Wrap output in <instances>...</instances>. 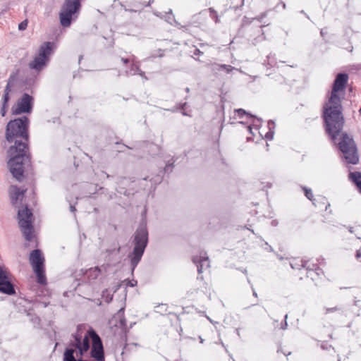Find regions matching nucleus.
Instances as JSON below:
<instances>
[{
	"mask_svg": "<svg viewBox=\"0 0 361 361\" xmlns=\"http://www.w3.org/2000/svg\"><path fill=\"white\" fill-rule=\"evenodd\" d=\"M29 123V118L23 116L10 121L6 128V139L11 144L7 151L8 166L13 176L18 181H21L24 177L25 166L30 163Z\"/></svg>",
	"mask_w": 361,
	"mask_h": 361,
	"instance_id": "1",
	"label": "nucleus"
},
{
	"mask_svg": "<svg viewBox=\"0 0 361 361\" xmlns=\"http://www.w3.org/2000/svg\"><path fill=\"white\" fill-rule=\"evenodd\" d=\"M322 118L326 133L332 140H336L345 123L342 101L328 99L323 106Z\"/></svg>",
	"mask_w": 361,
	"mask_h": 361,
	"instance_id": "2",
	"label": "nucleus"
},
{
	"mask_svg": "<svg viewBox=\"0 0 361 361\" xmlns=\"http://www.w3.org/2000/svg\"><path fill=\"white\" fill-rule=\"evenodd\" d=\"M146 214L147 210L145 209L141 214L142 218L139 226L133 236V250L129 254L132 271H134L140 262L148 244L149 233L147 228Z\"/></svg>",
	"mask_w": 361,
	"mask_h": 361,
	"instance_id": "3",
	"label": "nucleus"
},
{
	"mask_svg": "<svg viewBox=\"0 0 361 361\" xmlns=\"http://www.w3.org/2000/svg\"><path fill=\"white\" fill-rule=\"evenodd\" d=\"M338 147L342 153L341 158L346 164L355 165L359 163L360 157L356 143L353 138L349 136L348 133H341Z\"/></svg>",
	"mask_w": 361,
	"mask_h": 361,
	"instance_id": "4",
	"label": "nucleus"
},
{
	"mask_svg": "<svg viewBox=\"0 0 361 361\" xmlns=\"http://www.w3.org/2000/svg\"><path fill=\"white\" fill-rule=\"evenodd\" d=\"M54 43L51 42H44L38 49L32 61L29 63V67L37 72L43 70L48 64L50 56L53 52Z\"/></svg>",
	"mask_w": 361,
	"mask_h": 361,
	"instance_id": "5",
	"label": "nucleus"
},
{
	"mask_svg": "<svg viewBox=\"0 0 361 361\" xmlns=\"http://www.w3.org/2000/svg\"><path fill=\"white\" fill-rule=\"evenodd\" d=\"M18 217L19 226L25 239L28 242L32 241L35 238V231L32 222V213L31 210L25 205V208L18 210Z\"/></svg>",
	"mask_w": 361,
	"mask_h": 361,
	"instance_id": "6",
	"label": "nucleus"
},
{
	"mask_svg": "<svg viewBox=\"0 0 361 361\" xmlns=\"http://www.w3.org/2000/svg\"><path fill=\"white\" fill-rule=\"evenodd\" d=\"M81 0H65L59 13L60 23L63 27H69L73 16L78 13L81 6Z\"/></svg>",
	"mask_w": 361,
	"mask_h": 361,
	"instance_id": "7",
	"label": "nucleus"
},
{
	"mask_svg": "<svg viewBox=\"0 0 361 361\" xmlns=\"http://www.w3.org/2000/svg\"><path fill=\"white\" fill-rule=\"evenodd\" d=\"M30 261L37 276V282L40 284H45L47 279L44 274V258L42 251L38 249L32 250L30 255Z\"/></svg>",
	"mask_w": 361,
	"mask_h": 361,
	"instance_id": "8",
	"label": "nucleus"
},
{
	"mask_svg": "<svg viewBox=\"0 0 361 361\" xmlns=\"http://www.w3.org/2000/svg\"><path fill=\"white\" fill-rule=\"evenodd\" d=\"M84 329L83 325H78L77 326V332L72 335L73 340L70 341L69 348H75L78 350V354L80 357H82L85 353H86L90 348V336L88 334V331L85 335L83 338L80 334L82 329Z\"/></svg>",
	"mask_w": 361,
	"mask_h": 361,
	"instance_id": "9",
	"label": "nucleus"
},
{
	"mask_svg": "<svg viewBox=\"0 0 361 361\" xmlns=\"http://www.w3.org/2000/svg\"><path fill=\"white\" fill-rule=\"evenodd\" d=\"M34 106V98L27 93H23L12 106L11 111L13 115L30 114Z\"/></svg>",
	"mask_w": 361,
	"mask_h": 361,
	"instance_id": "10",
	"label": "nucleus"
},
{
	"mask_svg": "<svg viewBox=\"0 0 361 361\" xmlns=\"http://www.w3.org/2000/svg\"><path fill=\"white\" fill-rule=\"evenodd\" d=\"M88 334L92 339L91 357L96 361H104V347L100 337L92 328L88 330Z\"/></svg>",
	"mask_w": 361,
	"mask_h": 361,
	"instance_id": "11",
	"label": "nucleus"
},
{
	"mask_svg": "<svg viewBox=\"0 0 361 361\" xmlns=\"http://www.w3.org/2000/svg\"><path fill=\"white\" fill-rule=\"evenodd\" d=\"M348 75L345 73H339L336 75L335 80L332 85L331 95L329 99L331 100L342 101L339 96V92L345 90L348 81Z\"/></svg>",
	"mask_w": 361,
	"mask_h": 361,
	"instance_id": "12",
	"label": "nucleus"
},
{
	"mask_svg": "<svg viewBox=\"0 0 361 361\" xmlns=\"http://www.w3.org/2000/svg\"><path fill=\"white\" fill-rule=\"evenodd\" d=\"M0 293L13 295L16 294V290L14 285L12 283L8 277V273L7 271L0 266Z\"/></svg>",
	"mask_w": 361,
	"mask_h": 361,
	"instance_id": "13",
	"label": "nucleus"
},
{
	"mask_svg": "<svg viewBox=\"0 0 361 361\" xmlns=\"http://www.w3.org/2000/svg\"><path fill=\"white\" fill-rule=\"evenodd\" d=\"M192 262L197 266L199 275H200L204 269L210 267L209 257L207 253L203 251L200 252L199 255L194 256L192 257ZM197 279L203 280V276H198Z\"/></svg>",
	"mask_w": 361,
	"mask_h": 361,
	"instance_id": "14",
	"label": "nucleus"
},
{
	"mask_svg": "<svg viewBox=\"0 0 361 361\" xmlns=\"http://www.w3.org/2000/svg\"><path fill=\"white\" fill-rule=\"evenodd\" d=\"M262 122V121L261 118H256L255 116L250 113V141H254V139L250 136V135L255 136L256 133H258L259 137L261 140H264L263 134L259 131Z\"/></svg>",
	"mask_w": 361,
	"mask_h": 361,
	"instance_id": "15",
	"label": "nucleus"
},
{
	"mask_svg": "<svg viewBox=\"0 0 361 361\" xmlns=\"http://www.w3.org/2000/svg\"><path fill=\"white\" fill-rule=\"evenodd\" d=\"M26 190H21L16 185H11L9 188L11 202L13 205L18 207V202L22 204Z\"/></svg>",
	"mask_w": 361,
	"mask_h": 361,
	"instance_id": "16",
	"label": "nucleus"
},
{
	"mask_svg": "<svg viewBox=\"0 0 361 361\" xmlns=\"http://www.w3.org/2000/svg\"><path fill=\"white\" fill-rule=\"evenodd\" d=\"M108 265H102V267H92L85 271L84 273V276L90 282L94 281L97 279L99 276L106 271V268Z\"/></svg>",
	"mask_w": 361,
	"mask_h": 361,
	"instance_id": "17",
	"label": "nucleus"
},
{
	"mask_svg": "<svg viewBox=\"0 0 361 361\" xmlns=\"http://www.w3.org/2000/svg\"><path fill=\"white\" fill-rule=\"evenodd\" d=\"M349 178L357 186L358 191L361 193V173L357 171L350 172Z\"/></svg>",
	"mask_w": 361,
	"mask_h": 361,
	"instance_id": "18",
	"label": "nucleus"
},
{
	"mask_svg": "<svg viewBox=\"0 0 361 361\" xmlns=\"http://www.w3.org/2000/svg\"><path fill=\"white\" fill-rule=\"evenodd\" d=\"M212 66L213 71H225L227 73H231L233 70H235L234 67L226 64L214 63Z\"/></svg>",
	"mask_w": 361,
	"mask_h": 361,
	"instance_id": "19",
	"label": "nucleus"
},
{
	"mask_svg": "<svg viewBox=\"0 0 361 361\" xmlns=\"http://www.w3.org/2000/svg\"><path fill=\"white\" fill-rule=\"evenodd\" d=\"M257 246H259L263 250L267 252H272L273 249L271 245L268 244L266 241H264L261 238H258L256 241L252 242V247L255 248Z\"/></svg>",
	"mask_w": 361,
	"mask_h": 361,
	"instance_id": "20",
	"label": "nucleus"
},
{
	"mask_svg": "<svg viewBox=\"0 0 361 361\" xmlns=\"http://www.w3.org/2000/svg\"><path fill=\"white\" fill-rule=\"evenodd\" d=\"M75 350L72 348H66L63 353V361H87L82 358L75 359L74 356Z\"/></svg>",
	"mask_w": 361,
	"mask_h": 361,
	"instance_id": "21",
	"label": "nucleus"
},
{
	"mask_svg": "<svg viewBox=\"0 0 361 361\" xmlns=\"http://www.w3.org/2000/svg\"><path fill=\"white\" fill-rule=\"evenodd\" d=\"M275 126V123L273 121L270 120L268 121L267 127L269 128V131L265 133L264 136L263 135L264 139H266L267 140H271L273 139Z\"/></svg>",
	"mask_w": 361,
	"mask_h": 361,
	"instance_id": "22",
	"label": "nucleus"
},
{
	"mask_svg": "<svg viewBox=\"0 0 361 361\" xmlns=\"http://www.w3.org/2000/svg\"><path fill=\"white\" fill-rule=\"evenodd\" d=\"M315 199L316 200H314V202H315L317 204L316 207H319L321 209H322L324 207V209L326 210L327 207L330 206V204L327 202L325 197L318 196L317 198Z\"/></svg>",
	"mask_w": 361,
	"mask_h": 361,
	"instance_id": "23",
	"label": "nucleus"
},
{
	"mask_svg": "<svg viewBox=\"0 0 361 361\" xmlns=\"http://www.w3.org/2000/svg\"><path fill=\"white\" fill-rule=\"evenodd\" d=\"M305 269L306 271H310L316 269L317 271L322 272V269L319 268L317 263H314L309 259H305Z\"/></svg>",
	"mask_w": 361,
	"mask_h": 361,
	"instance_id": "24",
	"label": "nucleus"
},
{
	"mask_svg": "<svg viewBox=\"0 0 361 361\" xmlns=\"http://www.w3.org/2000/svg\"><path fill=\"white\" fill-rule=\"evenodd\" d=\"M323 274L324 272L322 270V272L317 271L316 269L307 271V277L310 278L312 281H317Z\"/></svg>",
	"mask_w": 361,
	"mask_h": 361,
	"instance_id": "25",
	"label": "nucleus"
},
{
	"mask_svg": "<svg viewBox=\"0 0 361 361\" xmlns=\"http://www.w3.org/2000/svg\"><path fill=\"white\" fill-rule=\"evenodd\" d=\"M305 259H295L293 260V262L290 263V266L293 269H301L302 268L305 269Z\"/></svg>",
	"mask_w": 361,
	"mask_h": 361,
	"instance_id": "26",
	"label": "nucleus"
},
{
	"mask_svg": "<svg viewBox=\"0 0 361 361\" xmlns=\"http://www.w3.org/2000/svg\"><path fill=\"white\" fill-rule=\"evenodd\" d=\"M166 20L171 25H173L178 28H180L182 27L180 24L175 20L174 16L173 15L171 10H170L169 13L166 14Z\"/></svg>",
	"mask_w": 361,
	"mask_h": 361,
	"instance_id": "27",
	"label": "nucleus"
},
{
	"mask_svg": "<svg viewBox=\"0 0 361 361\" xmlns=\"http://www.w3.org/2000/svg\"><path fill=\"white\" fill-rule=\"evenodd\" d=\"M138 74L141 76H144L145 73L142 71L139 66L135 64H132L131 68L129 71H126V75H135Z\"/></svg>",
	"mask_w": 361,
	"mask_h": 361,
	"instance_id": "28",
	"label": "nucleus"
},
{
	"mask_svg": "<svg viewBox=\"0 0 361 361\" xmlns=\"http://www.w3.org/2000/svg\"><path fill=\"white\" fill-rule=\"evenodd\" d=\"M245 116H248V113L243 109H238L234 110L232 118L235 120L238 118L240 119L243 118Z\"/></svg>",
	"mask_w": 361,
	"mask_h": 361,
	"instance_id": "29",
	"label": "nucleus"
},
{
	"mask_svg": "<svg viewBox=\"0 0 361 361\" xmlns=\"http://www.w3.org/2000/svg\"><path fill=\"white\" fill-rule=\"evenodd\" d=\"M304 192H305V197L311 200L312 202V204L314 205V206H317V204L315 202H314V200H316L315 198H314V195L312 194V190L310 188H307V187L305 186H303L302 187Z\"/></svg>",
	"mask_w": 361,
	"mask_h": 361,
	"instance_id": "30",
	"label": "nucleus"
},
{
	"mask_svg": "<svg viewBox=\"0 0 361 361\" xmlns=\"http://www.w3.org/2000/svg\"><path fill=\"white\" fill-rule=\"evenodd\" d=\"M121 251V247L120 246H114V247H110V248H108L106 250V252L109 255H118L119 254Z\"/></svg>",
	"mask_w": 361,
	"mask_h": 361,
	"instance_id": "31",
	"label": "nucleus"
},
{
	"mask_svg": "<svg viewBox=\"0 0 361 361\" xmlns=\"http://www.w3.org/2000/svg\"><path fill=\"white\" fill-rule=\"evenodd\" d=\"M176 161V159L174 158H172L171 161H169L168 163L166 164L164 168V172L165 173H169L172 171L173 164Z\"/></svg>",
	"mask_w": 361,
	"mask_h": 361,
	"instance_id": "32",
	"label": "nucleus"
},
{
	"mask_svg": "<svg viewBox=\"0 0 361 361\" xmlns=\"http://www.w3.org/2000/svg\"><path fill=\"white\" fill-rule=\"evenodd\" d=\"M19 73V69H17L15 72H13L8 78V82L14 85Z\"/></svg>",
	"mask_w": 361,
	"mask_h": 361,
	"instance_id": "33",
	"label": "nucleus"
},
{
	"mask_svg": "<svg viewBox=\"0 0 361 361\" xmlns=\"http://www.w3.org/2000/svg\"><path fill=\"white\" fill-rule=\"evenodd\" d=\"M27 24H28V20L27 19L24 20L20 23H19L18 30H21V31L25 30L27 27Z\"/></svg>",
	"mask_w": 361,
	"mask_h": 361,
	"instance_id": "34",
	"label": "nucleus"
},
{
	"mask_svg": "<svg viewBox=\"0 0 361 361\" xmlns=\"http://www.w3.org/2000/svg\"><path fill=\"white\" fill-rule=\"evenodd\" d=\"M336 311H341V312H343L341 307H339L336 306V307H334L326 308L325 314H328V313H330V312H336Z\"/></svg>",
	"mask_w": 361,
	"mask_h": 361,
	"instance_id": "35",
	"label": "nucleus"
},
{
	"mask_svg": "<svg viewBox=\"0 0 361 361\" xmlns=\"http://www.w3.org/2000/svg\"><path fill=\"white\" fill-rule=\"evenodd\" d=\"M9 99H10L9 94L4 93L3 98H2L4 107H7V104L9 101Z\"/></svg>",
	"mask_w": 361,
	"mask_h": 361,
	"instance_id": "36",
	"label": "nucleus"
},
{
	"mask_svg": "<svg viewBox=\"0 0 361 361\" xmlns=\"http://www.w3.org/2000/svg\"><path fill=\"white\" fill-rule=\"evenodd\" d=\"M288 318V314H286L285 317H284V319L281 321V329H287V326H288V324H287V322H286V319Z\"/></svg>",
	"mask_w": 361,
	"mask_h": 361,
	"instance_id": "37",
	"label": "nucleus"
},
{
	"mask_svg": "<svg viewBox=\"0 0 361 361\" xmlns=\"http://www.w3.org/2000/svg\"><path fill=\"white\" fill-rule=\"evenodd\" d=\"M13 86V84L10 83V82H7V85L5 87V90H4V93H7V94H9L10 92H11V87Z\"/></svg>",
	"mask_w": 361,
	"mask_h": 361,
	"instance_id": "38",
	"label": "nucleus"
},
{
	"mask_svg": "<svg viewBox=\"0 0 361 361\" xmlns=\"http://www.w3.org/2000/svg\"><path fill=\"white\" fill-rule=\"evenodd\" d=\"M268 58V65L270 66L271 67L274 66L275 65V61L274 59H271V57L269 56H267Z\"/></svg>",
	"mask_w": 361,
	"mask_h": 361,
	"instance_id": "39",
	"label": "nucleus"
},
{
	"mask_svg": "<svg viewBox=\"0 0 361 361\" xmlns=\"http://www.w3.org/2000/svg\"><path fill=\"white\" fill-rule=\"evenodd\" d=\"M260 185H262V190L264 191V188H270L271 187V183H267L266 185H264V183H260Z\"/></svg>",
	"mask_w": 361,
	"mask_h": 361,
	"instance_id": "40",
	"label": "nucleus"
},
{
	"mask_svg": "<svg viewBox=\"0 0 361 361\" xmlns=\"http://www.w3.org/2000/svg\"><path fill=\"white\" fill-rule=\"evenodd\" d=\"M123 313H124V308H121L117 312L116 316L118 317H123Z\"/></svg>",
	"mask_w": 361,
	"mask_h": 361,
	"instance_id": "41",
	"label": "nucleus"
},
{
	"mask_svg": "<svg viewBox=\"0 0 361 361\" xmlns=\"http://www.w3.org/2000/svg\"><path fill=\"white\" fill-rule=\"evenodd\" d=\"M137 284V281H129L128 282V286H130V287H133L135 286H136Z\"/></svg>",
	"mask_w": 361,
	"mask_h": 361,
	"instance_id": "42",
	"label": "nucleus"
},
{
	"mask_svg": "<svg viewBox=\"0 0 361 361\" xmlns=\"http://www.w3.org/2000/svg\"><path fill=\"white\" fill-rule=\"evenodd\" d=\"M209 11H210L211 13H214L215 14L214 18H215V21L216 23L217 20H218V16H217L215 11L212 8H209Z\"/></svg>",
	"mask_w": 361,
	"mask_h": 361,
	"instance_id": "43",
	"label": "nucleus"
},
{
	"mask_svg": "<svg viewBox=\"0 0 361 361\" xmlns=\"http://www.w3.org/2000/svg\"><path fill=\"white\" fill-rule=\"evenodd\" d=\"M6 107H4V104H3L2 108L1 109V113L2 116H4L6 114Z\"/></svg>",
	"mask_w": 361,
	"mask_h": 361,
	"instance_id": "44",
	"label": "nucleus"
},
{
	"mask_svg": "<svg viewBox=\"0 0 361 361\" xmlns=\"http://www.w3.org/2000/svg\"><path fill=\"white\" fill-rule=\"evenodd\" d=\"M202 54V52L200 49H195V50L194 51V55H200Z\"/></svg>",
	"mask_w": 361,
	"mask_h": 361,
	"instance_id": "45",
	"label": "nucleus"
},
{
	"mask_svg": "<svg viewBox=\"0 0 361 361\" xmlns=\"http://www.w3.org/2000/svg\"><path fill=\"white\" fill-rule=\"evenodd\" d=\"M121 326H124L126 325V319L124 318H121L120 319Z\"/></svg>",
	"mask_w": 361,
	"mask_h": 361,
	"instance_id": "46",
	"label": "nucleus"
},
{
	"mask_svg": "<svg viewBox=\"0 0 361 361\" xmlns=\"http://www.w3.org/2000/svg\"><path fill=\"white\" fill-rule=\"evenodd\" d=\"M266 16V13H263L260 16V17L259 18H257V20L260 23L262 22V18H264V17Z\"/></svg>",
	"mask_w": 361,
	"mask_h": 361,
	"instance_id": "47",
	"label": "nucleus"
},
{
	"mask_svg": "<svg viewBox=\"0 0 361 361\" xmlns=\"http://www.w3.org/2000/svg\"><path fill=\"white\" fill-rule=\"evenodd\" d=\"M70 210H71V212L74 213V212H75L76 209H75L74 205L71 204L70 205Z\"/></svg>",
	"mask_w": 361,
	"mask_h": 361,
	"instance_id": "48",
	"label": "nucleus"
},
{
	"mask_svg": "<svg viewBox=\"0 0 361 361\" xmlns=\"http://www.w3.org/2000/svg\"><path fill=\"white\" fill-rule=\"evenodd\" d=\"M121 61H122L124 63H128L130 61V59H123V58H122V59H121Z\"/></svg>",
	"mask_w": 361,
	"mask_h": 361,
	"instance_id": "49",
	"label": "nucleus"
},
{
	"mask_svg": "<svg viewBox=\"0 0 361 361\" xmlns=\"http://www.w3.org/2000/svg\"><path fill=\"white\" fill-rule=\"evenodd\" d=\"M112 300V296L109 297L107 296L106 298V302H109Z\"/></svg>",
	"mask_w": 361,
	"mask_h": 361,
	"instance_id": "50",
	"label": "nucleus"
},
{
	"mask_svg": "<svg viewBox=\"0 0 361 361\" xmlns=\"http://www.w3.org/2000/svg\"><path fill=\"white\" fill-rule=\"evenodd\" d=\"M361 257V252L360 251H357L356 257L359 259Z\"/></svg>",
	"mask_w": 361,
	"mask_h": 361,
	"instance_id": "51",
	"label": "nucleus"
},
{
	"mask_svg": "<svg viewBox=\"0 0 361 361\" xmlns=\"http://www.w3.org/2000/svg\"><path fill=\"white\" fill-rule=\"evenodd\" d=\"M325 34H326V33L324 32V30H321V31H320V35H321V36H322V37H324Z\"/></svg>",
	"mask_w": 361,
	"mask_h": 361,
	"instance_id": "52",
	"label": "nucleus"
},
{
	"mask_svg": "<svg viewBox=\"0 0 361 361\" xmlns=\"http://www.w3.org/2000/svg\"><path fill=\"white\" fill-rule=\"evenodd\" d=\"M301 13H302V14H304L307 18H309V16H308L305 13V11H301Z\"/></svg>",
	"mask_w": 361,
	"mask_h": 361,
	"instance_id": "53",
	"label": "nucleus"
},
{
	"mask_svg": "<svg viewBox=\"0 0 361 361\" xmlns=\"http://www.w3.org/2000/svg\"><path fill=\"white\" fill-rule=\"evenodd\" d=\"M200 341L201 343L204 342V339L201 336H200Z\"/></svg>",
	"mask_w": 361,
	"mask_h": 361,
	"instance_id": "54",
	"label": "nucleus"
},
{
	"mask_svg": "<svg viewBox=\"0 0 361 361\" xmlns=\"http://www.w3.org/2000/svg\"><path fill=\"white\" fill-rule=\"evenodd\" d=\"M186 105V103H184L181 105V109H183Z\"/></svg>",
	"mask_w": 361,
	"mask_h": 361,
	"instance_id": "55",
	"label": "nucleus"
},
{
	"mask_svg": "<svg viewBox=\"0 0 361 361\" xmlns=\"http://www.w3.org/2000/svg\"><path fill=\"white\" fill-rule=\"evenodd\" d=\"M107 292H108V290H106L105 291H103L102 296H103V297H104L105 293H107Z\"/></svg>",
	"mask_w": 361,
	"mask_h": 361,
	"instance_id": "56",
	"label": "nucleus"
},
{
	"mask_svg": "<svg viewBox=\"0 0 361 361\" xmlns=\"http://www.w3.org/2000/svg\"><path fill=\"white\" fill-rule=\"evenodd\" d=\"M253 295L254 296H257V293H256V292L254 290H253Z\"/></svg>",
	"mask_w": 361,
	"mask_h": 361,
	"instance_id": "57",
	"label": "nucleus"
},
{
	"mask_svg": "<svg viewBox=\"0 0 361 361\" xmlns=\"http://www.w3.org/2000/svg\"><path fill=\"white\" fill-rule=\"evenodd\" d=\"M283 354H284L285 355H290V352H289L288 353H283Z\"/></svg>",
	"mask_w": 361,
	"mask_h": 361,
	"instance_id": "58",
	"label": "nucleus"
},
{
	"mask_svg": "<svg viewBox=\"0 0 361 361\" xmlns=\"http://www.w3.org/2000/svg\"><path fill=\"white\" fill-rule=\"evenodd\" d=\"M185 91L188 92L190 91V89L188 87H186Z\"/></svg>",
	"mask_w": 361,
	"mask_h": 361,
	"instance_id": "59",
	"label": "nucleus"
},
{
	"mask_svg": "<svg viewBox=\"0 0 361 361\" xmlns=\"http://www.w3.org/2000/svg\"><path fill=\"white\" fill-rule=\"evenodd\" d=\"M263 195H267V192H263Z\"/></svg>",
	"mask_w": 361,
	"mask_h": 361,
	"instance_id": "60",
	"label": "nucleus"
},
{
	"mask_svg": "<svg viewBox=\"0 0 361 361\" xmlns=\"http://www.w3.org/2000/svg\"><path fill=\"white\" fill-rule=\"evenodd\" d=\"M249 231H251V232L254 233L252 229H250V228L249 229Z\"/></svg>",
	"mask_w": 361,
	"mask_h": 361,
	"instance_id": "61",
	"label": "nucleus"
},
{
	"mask_svg": "<svg viewBox=\"0 0 361 361\" xmlns=\"http://www.w3.org/2000/svg\"><path fill=\"white\" fill-rule=\"evenodd\" d=\"M238 123H242V124L243 123V121H238Z\"/></svg>",
	"mask_w": 361,
	"mask_h": 361,
	"instance_id": "62",
	"label": "nucleus"
}]
</instances>
